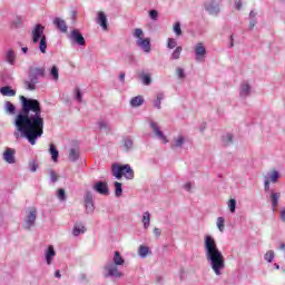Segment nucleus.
<instances>
[{
    "instance_id": "1",
    "label": "nucleus",
    "mask_w": 285,
    "mask_h": 285,
    "mask_svg": "<svg viewBox=\"0 0 285 285\" xmlns=\"http://www.w3.org/2000/svg\"><path fill=\"white\" fill-rule=\"evenodd\" d=\"M21 108L13 119L16 130L13 137H23L35 146L37 140L43 136V115H41V102L35 98L20 96Z\"/></svg>"
},
{
    "instance_id": "2",
    "label": "nucleus",
    "mask_w": 285,
    "mask_h": 285,
    "mask_svg": "<svg viewBox=\"0 0 285 285\" xmlns=\"http://www.w3.org/2000/svg\"><path fill=\"white\" fill-rule=\"evenodd\" d=\"M204 250L212 271H214L215 275H222V271L226 268V258H224V254L217 247V242L213 236L206 235L204 237Z\"/></svg>"
},
{
    "instance_id": "3",
    "label": "nucleus",
    "mask_w": 285,
    "mask_h": 285,
    "mask_svg": "<svg viewBox=\"0 0 285 285\" xmlns=\"http://www.w3.org/2000/svg\"><path fill=\"white\" fill-rule=\"evenodd\" d=\"M46 78V68L43 67H31L29 68L28 79L23 81L26 90L31 92L37 90V83L39 79Z\"/></svg>"
},
{
    "instance_id": "4",
    "label": "nucleus",
    "mask_w": 285,
    "mask_h": 285,
    "mask_svg": "<svg viewBox=\"0 0 285 285\" xmlns=\"http://www.w3.org/2000/svg\"><path fill=\"white\" fill-rule=\"evenodd\" d=\"M45 30L46 27L39 23L31 30L32 41L33 43H39V50L42 55H46L48 50V40L46 39V35H43Z\"/></svg>"
},
{
    "instance_id": "5",
    "label": "nucleus",
    "mask_w": 285,
    "mask_h": 285,
    "mask_svg": "<svg viewBox=\"0 0 285 285\" xmlns=\"http://www.w3.org/2000/svg\"><path fill=\"white\" fill-rule=\"evenodd\" d=\"M111 175L112 177H116V179H121V177H125V179H135V170H132V167H130L128 164L111 165Z\"/></svg>"
},
{
    "instance_id": "6",
    "label": "nucleus",
    "mask_w": 285,
    "mask_h": 285,
    "mask_svg": "<svg viewBox=\"0 0 285 285\" xmlns=\"http://www.w3.org/2000/svg\"><path fill=\"white\" fill-rule=\"evenodd\" d=\"M132 37L136 39V46L140 48V50L145 51L147 55L150 53V38H144V29L136 28Z\"/></svg>"
},
{
    "instance_id": "7",
    "label": "nucleus",
    "mask_w": 285,
    "mask_h": 285,
    "mask_svg": "<svg viewBox=\"0 0 285 285\" xmlns=\"http://www.w3.org/2000/svg\"><path fill=\"white\" fill-rule=\"evenodd\" d=\"M102 275L106 278L114 277L115 279L124 277V274L119 272V267L116 264H112V262H109L104 266Z\"/></svg>"
},
{
    "instance_id": "8",
    "label": "nucleus",
    "mask_w": 285,
    "mask_h": 285,
    "mask_svg": "<svg viewBox=\"0 0 285 285\" xmlns=\"http://www.w3.org/2000/svg\"><path fill=\"white\" fill-rule=\"evenodd\" d=\"M204 9L210 17H219V12H222V0H207L204 3Z\"/></svg>"
},
{
    "instance_id": "9",
    "label": "nucleus",
    "mask_w": 285,
    "mask_h": 285,
    "mask_svg": "<svg viewBox=\"0 0 285 285\" xmlns=\"http://www.w3.org/2000/svg\"><path fill=\"white\" fill-rule=\"evenodd\" d=\"M37 222V208L31 207L28 209L27 216L23 218L22 228L24 230H30Z\"/></svg>"
},
{
    "instance_id": "10",
    "label": "nucleus",
    "mask_w": 285,
    "mask_h": 285,
    "mask_svg": "<svg viewBox=\"0 0 285 285\" xmlns=\"http://www.w3.org/2000/svg\"><path fill=\"white\" fill-rule=\"evenodd\" d=\"M68 39L71 41L72 46H86V38H83V35L80 33L78 29H73L68 36Z\"/></svg>"
},
{
    "instance_id": "11",
    "label": "nucleus",
    "mask_w": 285,
    "mask_h": 285,
    "mask_svg": "<svg viewBox=\"0 0 285 285\" xmlns=\"http://www.w3.org/2000/svg\"><path fill=\"white\" fill-rule=\"evenodd\" d=\"M83 203L87 215H92V213H95V199L92 197V191L85 193Z\"/></svg>"
},
{
    "instance_id": "12",
    "label": "nucleus",
    "mask_w": 285,
    "mask_h": 285,
    "mask_svg": "<svg viewBox=\"0 0 285 285\" xmlns=\"http://www.w3.org/2000/svg\"><path fill=\"white\" fill-rule=\"evenodd\" d=\"M17 155V150L10 147H7V149L2 154V159L7 164H17V158L14 157Z\"/></svg>"
},
{
    "instance_id": "13",
    "label": "nucleus",
    "mask_w": 285,
    "mask_h": 285,
    "mask_svg": "<svg viewBox=\"0 0 285 285\" xmlns=\"http://www.w3.org/2000/svg\"><path fill=\"white\" fill-rule=\"evenodd\" d=\"M149 127L151 128V130H153L154 135L157 137V139H160V141H163V144H168V138H166V136L164 135V131H161V129H159V125H157V122L150 121Z\"/></svg>"
},
{
    "instance_id": "14",
    "label": "nucleus",
    "mask_w": 285,
    "mask_h": 285,
    "mask_svg": "<svg viewBox=\"0 0 285 285\" xmlns=\"http://www.w3.org/2000/svg\"><path fill=\"white\" fill-rule=\"evenodd\" d=\"M194 52L196 61H204V57H206V47H204V43L198 42L194 47Z\"/></svg>"
},
{
    "instance_id": "15",
    "label": "nucleus",
    "mask_w": 285,
    "mask_h": 285,
    "mask_svg": "<svg viewBox=\"0 0 285 285\" xmlns=\"http://www.w3.org/2000/svg\"><path fill=\"white\" fill-rule=\"evenodd\" d=\"M94 190H96V193H98L99 195H109L110 194V189L108 188V183L106 181H97L94 185Z\"/></svg>"
},
{
    "instance_id": "16",
    "label": "nucleus",
    "mask_w": 285,
    "mask_h": 285,
    "mask_svg": "<svg viewBox=\"0 0 285 285\" xmlns=\"http://www.w3.org/2000/svg\"><path fill=\"white\" fill-rule=\"evenodd\" d=\"M239 97L242 99H246L247 97H250V83H248V82L240 83Z\"/></svg>"
},
{
    "instance_id": "17",
    "label": "nucleus",
    "mask_w": 285,
    "mask_h": 285,
    "mask_svg": "<svg viewBox=\"0 0 285 285\" xmlns=\"http://www.w3.org/2000/svg\"><path fill=\"white\" fill-rule=\"evenodd\" d=\"M97 23L102 28V30H108V18L104 11L98 12Z\"/></svg>"
},
{
    "instance_id": "18",
    "label": "nucleus",
    "mask_w": 285,
    "mask_h": 285,
    "mask_svg": "<svg viewBox=\"0 0 285 285\" xmlns=\"http://www.w3.org/2000/svg\"><path fill=\"white\" fill-rule=\"evenodd\" d=\"M4 61L10 66H14L17 61V53L12 49H8L4 53Z\"/></svg>"
},
{
    "instance_id": "19",
    "label": "nucleus",
    "mask_w": 285,
    "mask_h": 285,
    "mask_svg": "<svg viewBox=\"0 0 285 285\" xmlns=\"http://www.w3.org/2000/svg\"><path fill=\"white\" fill-rule=\"evenodd\" d=\"M53 24L58 30H60V32H68V24H66V20L61 18H55Z\"/></svg>"
},
{
    "instance_id": "20",
    "label": "nucleus",
    "mask_w": 285,
    "mask_h": 285,
    "mask_svg": "<svg viewBox=\"0 0 285 285\" xmlns=\"http://www.w3.org/2000/svg\"><path fill=\"white\" fill-rule=\"evenodd\" d=\"M55 255H57V252H55V247L52 245H50L47 248L46 255H45L48 266H50V264H52V257H55Z\"/></svg>"
},
{
    "instance_id": "21",
    "label": "nucleus",
    "mask_w": 285,
    "mask_h": 285,
    "mask_svg": "<svg viewBox=\"0 0 285 285\" xmlns=\"http://www.w3.org/2000/svg\"><path fill=\"white\" fill-rule=\"evenodd\" d=\"M0 92L1 95H3V97H14L17 95V91L10 86H4L0 88Z\"/></svg>"
},
{
    "instance_id": "22",
    "label": "nucleus",
    "mask_w": 285,
    "mask_h": 285,
    "mask_svg": "<svg viewBox=\"0 0 285 285\" xmlns=\"http://www.w3.org/2000/svg\"><path fill=\"white\" fill-rule=\"evenodd\" d=\"M4 112L7 115H16L17 112V107L14 106V104L10 102V101H6L4 102Z\"/></svg>"
},
{
    "instance_id": "23",
    "label": "nucleus",
    "mask_w": 285,
    "mask_h": 285,
    "mask_svg": "<svg viewBox=\"0 0 285 285\" xmlns=\"http://www.w3.org/2000/svg\"><path fill=\"white\" fill-rule=\"evenodd\" d=\"M130 106H131V108H139V106H144V97L136 96V97L131 98Z\"/></svg>"
},
{
    "instance_id": "24",
    "label": "nucleus",
    "mask_w": 285,
    "mask_h": 285,
    "mask_svg": "<svg viewBox=\"0 0 285 285\" xmlns=\"http://www.w3.org/2000/svg\"><path fill=\"white\" fill-rule=\"evenodd\" d=\"M184 144H186V138L184 136H178L174 138V144L171 145V148H183Z\"/></svg>"
},
{
    "instance_id": "25",
    "label": "nucleus",
    "mask_w": 285,
    "mask_h": 285,
    "mask_svg": "<svg viewBox=\"0 0 285 285\" xmlns=\"http://www.w3.org/2000/svg\"><path fill=\"white\" fill-rule=\"evenodd\" d=\"M80 157V153L78 148H70L69 149V160L70 161H78Z\"/></svg>"
},
{
    "instance_id": "26",
    "label": "nucleus",
    "mask_w": 285,
    "mask_h": 285,
    "mask_svg": "<svg viewBox=\"0 0 285 285\" xmlns=\"http://www.w3.org/2000/svg\"><path fill=\"white\" fill-rule=\"evenodd\" d=\"M86 233V227L82 224H76L73 226L72 235L73 237H79V235Z\"/></svg>"
},
{
    "instance_id": "27",
    "label": "nucleus",
    "mask_w": 285,
    "mask_h": 285,
    "mask_svg": "<svg viewBox=\"0 0 285 285\" xmlns=\"http://www.w3.org/2000/svg\"><path fill=\"white\" fill-rule=\"evenodd\" d=\"M142 226L145 228V230H148V228L150 227V213L149 212H145L142 214Z\"/></svg>"
},
{
    "instance_id": "28",
    "label": "nucleus",
    "mask_w": 285,
    "mask_h": 285,
    "mask_svg": "<svg viewBox=\"0 0 285 285\" xmlns=\"http://www.w3.org/2000/svg\"><path fill=\"white\" fill-rule=\"evenodd\" d=\"M125 263L126 261L124 259V257H121V254H119V252H115L112 264H115L116 266H124Z\"/></svg>"
},
{
    "instance_id": "29",
    "label": "nucleus",
    "mask_w": 285,
    "mask_h": 285,
    "mask_svg": "<svg viewBox=\"0 0 285 285\" xmlns=\"http://www.w3.org/2000/svg\"><path fill=\"white\" fill-rule=\"evenodd\" d=\"M265 179H268L269 181H272V184H277V179H279V171L274 170V171L267 174Z\"/></svg>"
},
{
    "instance_id": "30",
    "label": "nucleus",
    "mask_w": 285,
    "mask_h": 285,
    "mask_svg": "<svg viewBox=\"0 0 285 285\" xmlns=\"http://www.w3.org/2000/svg\"><path fill=\"white\" fill-rule=\"evenodd\" d=\"M124 148L126 153H130L132 148H135V142L130 138H125L124 139Z\"/></svg>"
},
{
    "instance_id": "31",
    "label": "nucleus",
    "mask_w": 285,
    "mask_h": 285,
    "mask_svg": "<svg viewBox=\"0 0 285 285\" xmlns=\"http://www.w3.org/2000/svg\"><path fill=\"white\" fill-rule=\"evenodd\" d=\"M49 153L51 155L52 161H57L59 159V150H57V147L55 145H50Z\"/></svg>"
},
{
    "instance_id": "32",
    "label": "nucleus",
    "mask_w": 285,
    "mask_h": 285,
    "mask_svg": "<svg viewBox=\"0 0 285 285\" xmlns=\"http://www.w3.org/2000/svg\"><path fill=\"white\" fill-rule=\"evenodd\" d=\"M279 197H282V194L272 193L271 195L272 208H277V204H279Z\"/></svg>"
},
{
    "instance_id": "33",
    "label": "nucleus",
    "mask_w": 285,
    "mask_h": 285,
    "mask_svg": "<svg viewBox=\"0 0 285 285\" xmlns=\"http://www.w3.org/2000/svg\"><path fill=\"white\" fill-rule=\"evenodd\" d=\"M149 253H150V248H148V246L140 245L138 249L139 257L146 258L148 257Z\"/></svg>"
},
{
    "instance_id": "34",
    "label": "nucleus",
    "mask_w": 285,
    "mask_h": 285,
    "mask_svg": "<svg viewBox=\"0 0 285 285\" xmlns=\"http://www.w3.org/2000/svg\"><path fill=\"white\" fill-rule=\"evenodd\" d=\"M50 77L53 81H59V68L57 66H52L50 69Z\"/></svg>"
},
{
    "instance_id": "35",
    "label": "nucleus",
    "mask_w": 285,
    "mask_h": 285,
    "mask_svg": "<svg viewBox=\"0 0 285 285\" xmlns=\"http://www.w3.org/2000/svg\"><path fill=\"white\" fill-rule=\"evenodd\" d=\"M114 186H115V195H116V197H121V195L124 193V188L121 187V183L115 181Z\"/></svg>"
},
{
    "instance_id": "36",
    "label": "nucleus",
    "mask_w": 285,
    "mask_h": 285,
    "mask_svg": "<svg viewBox=\"0 0 285 285\" xmlns=\"http://www.w3.org/2000/svg\"><path fill=\"white\" fill-rule=\"evenodd\" d=\"M161 101H164V94H158L156 100L154 101V106L157 110H161Z\"/></svg>"
},
{
    "instance_id": "37",
    "label": "nucleus",
    "mask_w": 285,
    "mask_h": 285,
    "mask_svg": "<svg viewBox=\"0 0 285 285\" xmlns=\"http://www.w3.org/2000/svg\"><path fill=\"white\" fill-rule=\"evenodd\" d=\"M140 79L144 83V86H150V83H153V79H150V75H148V73H141Z\"/></svg>"
},
{
    "instance_id": "38",
    "label": "nucleus",
    "mask_w": 285,
    "mask_h": 285,
    "mask_svg": "<svg viewBox=\"0 0 285 285\" xmlns=\"http://www.w3.org/2000/svg\"><path fill=\"white\" fill-rule=\"evenodd\" d=\"M264 259L265 262H268V264L273 263V261L275 259V252H273L272 249L266 252V254L264 255Z\"/></svg>"
},
{
    "instance_id": "39",
    "label": "nucleus",
    "mask_w": 285,
    "mask_h": 285,
    "mask_svg": "<svg viewBox=\"0 0 285 285\" xmlns=\"http://www.w3.org/2000/svg\"><path fill=\"white\" fill-rule=\"evenodd\" d=\"M98 126L100 130H105V132H110V125H108V122L100 120L98 121Z\"/></svg>"
},
{
    "instance_id": "40",
    "label": "nucleus",
    "mask_w": 285,
    "mask_h": 285,
    "mask_svg": "<svg viewBox=\"0 0 285 285\" xmlns=\"http://www.w3.org/2000/svg\"><path fill=\"white\" fill-rule=\"evenodd\" d=\"M225 222H226V220L224 219V217H218V218H217L216 225H217V228H218V230H219L220 233H224Z\"/></svg>"
},
{
    "instance_id": "41",
    "label": "nucleus",
    "mask_w": 285,
    "mask_h": 285,
    "mask_svg": "<svg viewBox=\"0 0 285 285\" xmlns=\"http://www.w3.org/2000/svg\"><path fill=\"white\" fill-rule=\"evenodd\" d=\"M181 50H184L181 47H176V49L171 53V59L173 60L179 59V57H181Z\"/></svg>"
},
{
    "instance_id": "42",
    "label": "nucleus",
    "mask_w": 285,
    "mask_h": 285,
    "mask_svg": "<svg viewBox=\"0 0 285 285\" xmlns=\"http://www.w3.org/2000/svg\"><path fill=\"white\" fill-rule=\"evenodd\" d=\"M223 144H224V146H230V144H233V135L227 134V135L223 136Z\"/></svg>"
},
{
    "instance_id": "43",
    "label": "nucleus",
    "mask_w": 285,
    "mask_h": 285,
    "mask_svg": "<svg viewBox=\"0 0 285 285\" xmlns=\"http://www.w3.org/2000/svg\"><path fill=\"white\" fill-rule=\"evenodd\" d=\"M228 208H229L230 213H235V210L237 209V200H235L233 198L229 199Z\"/></svg>"
},
{
    "instance_id": "44",
    "label": "nucleus",
    "mask_w": 285,
    "mask_h": 285,
    "mask_svg": "<svg viewBox=\"0 0 285 285\" xmlns=\"http://www.w3.org/2000/svg\"><path fill=\"white\" fill-rule=\"evenodd\" d=\"M57 197L60 202H66V189H58Z\"/></svg>"
},
{
    "instance_id": "45",
    "label": "nucleus",
    "mask_w": 285,
    "mask_h": 285,
    "mask_svg": "<svg viewBox=\"0 0 285 285\" xmlns=\"http://www.w3.org/2000/svg\"><path fill=\"white\" fill-rule=\"evenodd\" d=\"M167 48H169V50H173V48H177V40H175V38H168Z\"/></svg>"
},
{
    "instance_id": "46",
    "label": "nucleus",
    "mask_w": 285,
    "mask_h": 285,
    "mask_svg": "<svg viewBox=\"0 0 285 285\" xmlns=\"http://www.w3.org/2000/svg\"><path fill=\"white\" fill-rule=\"evenodd\" d=\"M174 32L177 37H181V23L180 22H176L174 24Z\"/></svg>"
},
{
    "instance_id": "47",
    "label": "nucleus",
    "mask_w": 285,
    "mask_h": 285,
    "mask_svg": "<svg viewBox=\"0 0 285 285\" xmlns=\"http://www.w3.org/2000/svg\"><path fill=\"white\" fill-rule=\"evenodd\" d=\"M176 75L178 79H186V72H184L181 67L176 68Z\"/></svg>"
},
{
    "instance_id": "48",
    "label": "nucleus",
    "mask_w": 285,
    "mask_h": 285,
    "mask_svg": "<svg viewBox=\"0 0 285 285\" xmlns=\"http://www.w3.org/2000/svg\"><path fill=\"white\" fill-rule=\"evenodd\" d=\"M76 96L75 99L78 100L79 104H81V101H83V96L81 95V89H79L78 87L75 89Z\"/></svg>"
},
{
    "instance_id": "49",
    "label": "nucleus",
    "mask_w": 285,
    "mask_h": 285,
    "mask_svg": "<svg viewBox=\"0 0 285 285\" xmlns=\"http://www.w3.org/2000/svg\"><path fill=\"white\" fill-rule=\"evenodd\" d=\"M29 168H30L31 173H37V168H39V164H37V161H35V160H31L29 163Z\"/></svg>"
},
{
    "instance_id": "50",
    "label": "nucleus",
    "mask_w": 285,
    "mask_h": 285,
    "mask_svg": "<svg viewBox=\"0 0 285 285\" xmlns=\"http://www.w3.org/2000/svg\"><path fill=\"white\" fill-rule=\"evenodd\" d=\"M149 17L150 19H153V21H157L158 17H159V12L155 9L149 11Z\"/></svg>"
},
{
    "instance_id": "51",
    "label": "nucleus",
    "mask_w": 285,
    "mask_h": 285,
    "mask_svg": "<svg viewBox=\"0 0 285 285\" xmlns=\"http://www.w3.org/2000/svg\"><path fill=\"white\" fill-rule=\"evenodd\" d=\"M49 175H50V179H51L52 184H55L58 179L57 173H55V170L50 169Z\"/></svg>"
},
{
    "instance_id": "52",
    "label": "nucleus",
    "mask_w": 285,
    "mask_h": 285,
    "mask_svg": "<svg viewBox=\"0 0 285 285\" xmlns=\"http://www.w3.org/2000/svg\"><path fill=\"white\" fill-rule=\"evenodd\" d=\"M21 23H23V20L18 17L13 20L12 26H14V28H19V26H21Z\"/></svg>"
},
{
    "instance_id": "53",
    "label": "nucleus",
    "mask_w": 285,
    "mask_h": 285,
    "mask_svg": "<svg viewBox=\"0 0 285 285\" xmlns=\"http://www.w3.org/2000/svg\"><path fill=\"white\" fill-rule=\"evenodd\" d=\"M234 6L236 10H242V0H234Z\"/></svg>"
},
{
    "instance_id": "54",
    "label": "nucleus",
    "mask_w": 285,
    "mask_h": 285,
    "mask_svg": "<svg viewBox=\"0 0 285 285\" xmlns=\"http://www.w3.org/2000/svg\"><path fill=\"white\" fill-rule=\"evenodd\" d=\"M264 188L265 190H271V180L268 178L264 180Z\"/></svg>"
},
{
    "instance_id": "55",
    "label": "nucleus",
    "mask_w": 285,
    "mask_h": 285,
    "mask_svg": "<svg viewBox=\"0 0 285 285\" xmlns=\"http://www.w3.org/2000/svg\"><path fill=\"white\" fill-rule=\"evenodd\" d=\"M184 188H185V190H186L187 193H190V190H193V184L187 183V184L184 185Z\"/></svg>"
},
{
    "instance_id": "56",
    "label": "nucleus",
    "mask_w": 285,
    "mask_h": 285,
    "mask_svg": "<svg viewBox=\"0 0 285 285\" xmlns=\"http://www.w3.org/2000/svg\"><path fill=\"white\" fill-rule=\"evenodd\" d=\"M154 235H155V237H160L161 236V229L155 227L154 228Z\"/></svg>"
},
{
    "instance_id": "57",
    "label": "nucleus",
    "mask_w": 285,
    "mask_h": 285,
    "mask_svg": "<svg viewBox=\"0 0 285 285\" xmlns=\"http://www.w3.org/2000/svg\"><path fill=\"white\" fill-rule=\"evenodd\" d=\"M255 26H257V20L252 19V20L249 21V30H253V28H255Z\"/></svg>"
},
{
    "instance_id": "58",
    "label": "nucleus",
    "mask_w": 285,
    "mask_h": 285,
    "mask_svg": "<svg viewBox=\"0 0 285 285\" xmlns=\"http://www.w3.org/2000/svg\"><path fill=\"white\" fill-rule=\"evenodd\" d=\"M119 80L124 83L126 81V73L125 72H121L119 75Z\"/></svg>"
},
{
    "instance_id": "59",
    "label": "nucleus",
    "mask_w": 285,
    "mask_h": 285,
    "mask_svg": "<svg viewBox=\"0 0 285 285\" xmlns=\"http://www.w3.org/2000/svg\"><path fill=\"white\" fill-rule=\"evenodd\" d=\"M281 222L285 224V208L281 210Z\"/></svg>"
},
{
    "instance_id": "60",
    "label": "nucleus",
    "mask_w": 285,
    "mask_h": 285,
    "mask_svg": "<svg viewBox=\"0 0 285 285\" xmlns=\"http://www.w3.org/2000/svg\"><path fill=\"white\" fill-rule=\"evenodd\" d=\"M55 277H57L58 279H61V272L56 271L55 272Z\"/></svg>"
},
{
    "instance_id": "61",
    "label": "nucleus",
    "mask_w": 285,
    "mask_h": 285,
    "mask_svg": "<svg viewBox=\"0 0 285 285\" xmlns=\"http://www.w3.org/2000/svg\"><path fill=\"white\" fill-rule=\"evenodd\" d=\"M255 17H257V13L255 11H250L249 12V18L255 19Z\"/></svg>"
},
{
    "instance_id": "62",
    "label": "nucleus",
    "mask_w": 285,
    "mask_h": 285,
    "mask_svg": "<svg viewBox=\"0 0 285 285\" xmlns=\"http://www.w3.org/2000/svg\"><path fill=\"white\" fill-rule=\"evenodd\" d=\"M164 278L161 277V276H157L156 277V282L158 283V284H161V281H163Z\"/></svg>"
},
{
    "instance_id": "63",
    "label": "nucleus",
    "mask_w": 285,
    "mask_h": 285,
    "mask_svg": "<svg viewBox=\"0 0 285 285\" xmlns=\"http://www.w3.org/2000/svg\"><path fill=\"white\" fill-rule=\"evenodd\" d=\"M230 43H229V48H234L235 43L233 42V36H230Z\"/></svg>"
},
{
    "instance_id": "64",
    "label": "nucleus",
    "mask_w": 285,
    "mask_h": 285,
    "mask_svg": "<svg viewBox=\"0 0 285 285\" xmlns=\"http://www.w3.org/2000/svg\"><path fill=\"white\" fill-rule=\"evenodd\" d=\"M22 52L26 55L28 52V47H22Z\"/></svg>"
}]
</instances>
